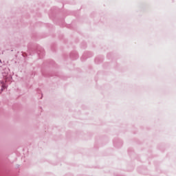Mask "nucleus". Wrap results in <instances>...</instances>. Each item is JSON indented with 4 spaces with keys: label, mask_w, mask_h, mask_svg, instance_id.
I'll return each instance as SVG.
<instances>
[{
    "label": "nucleus",
    "mask_w": 176,
    "mask_h": 176,
    "mask_svg": "<svg viewBox=\"0 0 176 176\" xmlns=\"http://www.w3.org/2000/svg\"><path fill=\"white\" fill-rule=\"evenodd\" d=\"M10 80H12V76H10V75L7 76L6 78V82L8 83V82H10Z\"/></svg>",
    "instance_id": "f257e3e1"
},
{
    "label": "nucleus",
    "mask_w": 176,
    "mask_h": 176,
    "mask_svg": "<svg viewBox=\"0 0 176 176\" xmlns=\"http://www.w3.org/2000/svg\"><path fill=\"white\" fill-rule=\"evenodd\" d=\"M1 87H2V89H7L8 86L6 85V84L3 83L2 85H1Z\"/></svg>",
    "instance_id": "f03ea898"
}]
</instances>
